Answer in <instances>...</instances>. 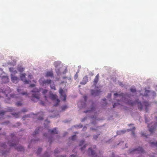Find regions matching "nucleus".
Segmentation results:
<instances>
[{
	"label": "nucleus",
	"mask_w": 157,
	"mask_h": 157,
	"mask_svg": "<svg viewBox=\"0 0 157 157\" xmlns=\"http://www.w3.org/2000/svg\"><path fill=\"white\" fill-rule=\"evenodd\" d=\"M114 96L115 97H119L120 98H121L122 101H124L128 105L131 106H133L137 104L138 105V106L139 109L141 110L143 109V105H142V103H141L140 102H139L138 100H136L134 101H132L131 100L128 101L126 100L124 98H125L126 99V97L129 98V97L128 96H126V95H123V94H119L117 93H115L114 94ZM127 99H128V98H127Z\"/></svg>",
	"instance_id": "1"
},
{
	"label": "nucleus",
	"mask_w": 157,
	"mask_h": 157,
	"mask_svg": "<svg viewBox=\"0 0 157 157\" xmlns=\"http://www.w3.org/2000/svg\"><path fill=\"white\" fill-rule=\"evenodd\" d=\"M41 88L38 89L36 88H34L32 90V92L34 93L32 94L31 100L34 102L38 101L40 99V91Z\"/></svg>",
	"instance_id": "2"
},
{
	"label": "nucleus",
	"mask_w": 157,
	"mask_h": 157,
	"mask_svg": "<svg viewBox=\"0 0 157 157\" xmlns=\"http://www.w3.org/2000/svg\"><path fill=\"white\" fill-rule=\"evenodd\" d=\"M9 70L10 71L12 72L13 73L11 74V79L12 81L14 83H17L19 80V78L17 77L13 76V74H15L17 73V71L16 70H14V69L13 67H10L9 68Z\"/></svg>",
	"instance_id": "3"
},
{
	"label": "nucleus",
	"mask_w": 157,
	"mask_h": 157,
	"mask_svg": "<svg viewBox=\"0 0 157 157\" xmlns=\"http://www.w3.org/2000/svg\"><path fill=\"white\" fill-rule=\"evenodd\" d=\"M57 96L56 94H53L51 92L49 93V98L53 101H55V104L54 105V106H57L60 102V100L57 98Z\"/></svg>",
	"instance_id": "4"
},
{
	"label": "nucleus",
	"mask_w": 157,
	"mask_h": 157,
	"mask_svg": "<svg viewBox=\"0 0 157 157\" xmlns=\"http://www.w3.org/2000/svg\"><path fill=\"white\" fill-rule=\"evenodd\" d=\"M59 93L60 94V97L62 100L65 101L66 99V95L65 93L63 90L61 88L59 90Z\"/></svg>",
	"instance_id": "5"
},
{
	"label": "nucleus",
	"mask_w": 157,
	"mask_h": 157,
	"mask_svg": "<svg viewBox=\"0 0 157 157\" xmlns=\"http://www.w3.org/2000/svg\"><path fill=\"white\" fill-rule=\"evenodd\" d=\"M26 74L25 73L21 74L20 75V78L21 80L24 82L25 84H29L30 82H31L30 81L27 80L26 79Z\"/></svg>",
	"instance_id": "6"
},
{
	"label": "nucleus",
	"mask_w": 157,
	"mask_h": 157,
	"mask_svg": "<svg viewBox=\"0 0 157 157\" xmlns=\"http://www.w3.org/2000/svg\"><path fill=\"white\" fill-rule=\"evenodd\" d=\"M144 150L142 148L139 147L138 148L133 150L132 151L130 152L131 153L135 152L136 153H141L144 152Z\"/></svg>",
	"instance_id": "7"
},
{
	"label": "nucleus",
	"mask_w": 157,
	"mask_h": 157,
	"mask_svg": "<svg viewBox=\"0 0 157 157\" xmlns=\"http://www.w3.org/2000/svg\"><path fill=\"white\" fill-rule=\"evenodd\" d=\"M101 92V91L98 90H91V94L94 96L98 95L100 94Z\"/></svg>",
	"instance_id": "8"
},
{
	"label": "nucleus",
	"mask_w": 157,
	"mask_h": 157,
	"mask_svg": "<svg viewBox=\"0 0 157 157\" xmlns=\"http://www.w3.org/2000/svg\"><path fill=\"white\" fill-rule=\"evenodd\" d=\"M99 74H98L95 76L93 81L94 85L95 86H96V85L98 82L99 79Z\"/></svg>",
	"instance_id": "9"
},
{
	"label": "nucleus",
	"mask_w": 157,
	"mask_h": 157,
	"mask_svg": "<svg viewBox=\"0 0 157 157\" xmlns=\"http://www.w3.org/2000/svg\"><path fill=\"white\" fill-rule=\"evenodd\" d=\"M17 91L19 94H21L22 95H28L27 92H23V89H21V88H18L17 89Z\"/></svg>",
	"instance_id": "10"
},
{
	"label": "nucleus",
	"mask_w": 157,
	"mask_h": 157,
	"mask_svg": "<svg viewBox=\"0 0 157 157\" xmlns=\"http://www.w3.org/2000/svg\"><path fill=\"white\" fill-rule=\"evenodd\" d=\"M48 132L52 134H57L58 132V131L57 130L56 128H54L52 130L49 129L48 130Z\"/></svg>",
	"instance_id": "11"
},
{
	"label": "nucleus",
	"mask_w": 157,
	"mask_h": 157,
	"mask_svg": "<svg viewBox=\"0 0 157 157\" xmlns=\"http://www.w3.org/2000/svg\"><path fill=\"white\" fill-rule=\"evenodd\" d=\"M88 81V77L87 76H86L83 78L82 81V82H81L80 84L82 85H85Z\"/></svg>",
	"instance_id": "12"
},
{
	"label": "nucleus",
	"mask_w": 157,
	"mask_h": 157,
	"mask_svg": "<svg viewBox=\"0 0 157 157\" xmlns=\"http://www.w3.org/2000/svg\"><path fill=\"white\" fill-rule=\"evenodd\" d=\"M53 74L52 71H48L46 74V77H53Z\"/></svg>",
	"instance_id": "13"
},
{
	"label": "nucleus",
	"mask_w": 157,
	"mask_h": 157,
	"mask_svg": "<svg viewBox=\"0 0 157 157\" xmlns=\"http://www.w3.org/2000/svg\"><path fill=\"white\" fill-rule=\"evenodd\" d=\"M52 82V80L50 79H47L44 80L43 82V84H51Z\"/></svg>",
	"instance_id": "14"
},
{
	"label": "nucleus",
	"mask_w": 157,
	"mask_h": 157,
	"mask_svg": "<svg viewBox=\"0 0 157 157\" xmlns=\"http://www.w3.org/2000/svg\"><path fill=\"white\" fill-rule=\"evenodd\" d=\"M143 105L146 107V111H147V107L148 106H149L150 105V104L147 102L144 101L143 103Z\"/></svg>",
	"instance_id": "15"
},
{
	"label": "nucleus",
	"mask_w": 157,
	"mask_h": 157,
	"mask_svg": "<svg viewBox=\"0 0 157 157\" xmlns=\"http://www.w3.org/2000/svg\"><path fill=\"white\" fill-rule=\"evenodd\" d=\"M18 151H22L24 150V148L21 146H19L16 148Z\"/></svg>",
	"instance_id": "16"
},
{
	"label": "nucleus",
	"mask_w": 157,
	"mask_h": 157,
	"mask_svg": "<svg viewBox=\"0 0 157 157\" xmlns=\"http://www.w3.org/2000/svg\"><path fill=\"white\" fill-rule=\"evenodd\" d=\"M17 70L21 72L24 71V68L22 67L21 66H20L17 68Z\"/></svg>",
	"instance_id": "17"
},
{
	"label": "nucleus",
	"mask_w": 157,
	"mask_h": 157,
	"mask_svg": "<svg viewBox=\"0 0 157 157\" xmlns=\"http://www.w3.org/2000/svg\"><path fill=\"white\" fill-rule=\"evenodd\" d=\"M18 143V142H16V143H15L14 144L13 143H12V144H10V141H9L8 144H9V145H10V146L13 147V146H15V145H16V144H17Z\"/></svg>",
	"instance_id": "18"
},
{
	"label": "nucleus",
	"mask_w": 157,
	"mask_h": 157,
	"mask_svg": "<svg viewBox=\"0 0 157 157\" xmlns=\"http://www.w3.org/2000/svg\"><path fill=\"white\" fill-rule=\"evenodd\" d=\"M88 151H90L91 154L92 155H94L95 154V152L93 150H92L91 148H89L88 149Z\"/></svg>",
	"instance_id": "19"
},
{
	"label": "nucleus",
	"mask_w": 157,
	"mask_h": 157,
	"mask_svg": "<svg viewBox=\"0 0 157 157\" xmlns=\"http://www.w3.org/2000/svg\"><path fill=\"white\" fill-rule=\"evenodd\" d=\"M40 114L41 115V116L40 117H39L38 118V120H42L43 119V114L42 112H40L39 113V114Z\"/></svg>",
	"instance_id": "20"
},
{
	"label": "nucleus",
	"mask_w": 157,
	"mask_h": 157,
	"mask_svg": "<svg viewBox=\"0 0 157 157\" xmlns=\"http://www.w3.org/2000/svg\"><path fill=\"white\" fill-rule=\"evenodd\" d=\"M155 127L154 126L153 127L150 128L149 129V131L151 133H152L155 130Z\"/></svg>",
	"instance_id": "21"
},
{
	"label": "nucleus",
	"mask_w": 157,
	"mask_h": 157,
	"mask_svg": "<svg viewBox=\"0 0 157 157\" xmlns=\"http://www.w3.org/2000/svg\"><path fill=\"white\" fill-rule=\"evenodd\" d=\"M151 146H155L157 147V142L155 143L154 142H151L150 143Z\"/></svg>",
	"instance_id": "22"
},
{
	"label": "nucleus",
	"mask_w": 157,
	"mask_h": 157,
	"mask_svg": "<svg viewBox=\"0 0 157 157\" xmlns=\"http://www.w3.org/2000/svg\"><path fill=\"white\" fill-rule=\"evenodd\" d=\"M50 86L52 89H53L55 90H56L55 85L54 84H50Z\"/></svg>",
	"instance_id": "23"
},
{
	"label": "nucleus",
	"mask_w": 157,
	"mask_h": 157,
	"mask_svg": "<svg viewBox=\"0 0 157 157\" xmlns=\"http://www.w3.org/2000/svg\"><path fill=\"white\" fill-rule=\"evenodd\" d=\"M76 139V135H73L71 137L69 138V139L72 140H74Z\"/></svg>",
	"instance_id": "24"
},
{
	"label": "nucleus",
	"mask_w": 157,
	"mask_h": 157,
	"mask_svg": "<svg viewBox=\"0 0 157 157\" xmlns=\"http://www.w3.org/2000/svg\"><path fill=\"white\" fill-rule=\"evenodd\" d=\"M22 103L21 101H18L16 103V105L17 106H21L22 105Z\"/></svg>",
	"instance_id": "25"
},
{
	"label": "nucleus",
	"mask_w": 157,
	"mask_h": 157,
	"mask_svg": "<svg viewBox=\"0 0 157 157\" xmlns=\"http://www.w3.org/2000/svg\"><path fill=\"white\" fill-rule=\"evenodd\" d=\"M39 129H38V130H36L34 132V133L33 134V136H34L36 134H38V130Z\"/></svg>",
	"instance_id": "26"
},
{
	"label": "nucleus",
	"mask_w": 157,
	"mask_h": 157,
	"mask_svg": "<svg viewBox=\"0 0 157 157\" xmlns=\"http://www.w3.org/2000/svg\"><path fill=\"white\" fill-rule=\"evenodd\" d=\"M42 148H39L38 149L37 151L36 152L37 154H40V152L42 151Z\"/></svg>",
	"instance_id": "27"
},
{
	"label": "nucleus",
	"mask_w": 157,
	"mask_h": 157,
	"mask_svg": "<svg viewBox=\"0 0 157 157\" xmlns=\"http://www.w3.org/2000/svg\"><path fill=\"white\" fill-rule=\"evenodd\" d=\"M67 108V106L66 105H65L63 106L62 107V109L63 110H64L66 109Z\"/></svg>",
	"instance_id": "28"
},
{
	"label": "nucleus",
	"mask_w": 157,
	"mask_h": 157,
	"mask_svg": "<svg viewBox=\"0 0 157 157\" xmlns=\"http://www.w3.org/2000/svg\"><path fill=\"white\" fill-rule=\"evenodd\" d=\"M94 109H95V108H91V110H89V111H84V113H87L88 112H92V111H93L94 110Z\"/></svg>",
	"instance_id": "29"
},
{
	"label": "nucleus",
	"mask_w": 157,
	"mask_h": 157,
	"mask_svg": "<svg viewBox=\"0 0 157 157\" xmlns=\"http://www.w3.org/2000/svg\"><path fill=\"white\" fill-rule=\"evenodd\" d=\"M2 92V94H5V95H6V96H7V95L6 94V92H5V91H3L2 89H0V93H1Z\"/></svg>",
	"instance_id": "30"
},
{
	"label": "nucleus",
	"mask_w": 157,
	"mask_h": 157,
	"mask_svg": "<svg viewBox=\"0 0 157 157\" xmlns=\"http://www.w3.org/2000/svg\"><path fill=\"white\" fill-rule=\"evenodd\" d=\"M48 91V90H44L43 91L42 93L44 94H46V93H47Z\"/></svg>",
	"instance_id": "31"
},
{
	"label": "nucleus",
	"mask_w": 157,
	"mask_h": 157,
	"mask_svg": "<svg viewBox=\"0 0 157 157\" xmlns=\"http://www.w3.org/2000/svg\"><path fill=\"white\" fill-rule=\"evenodd\" d=\"M28 78L30 79H32L33 78V76L31 74H29L28 76Z\"/></svg>",
	"instance_id": "32"
},
{
	"label": "nucleus",
	"mask_w": 157,
	"mask_h": 157,
	"mask_svg": "<svg viewBox=\"0 0 157 157\" xmlns=\"http://www.w3.org/2000/svg\"><path fill=\"white\" fill-rule=\"evenodd\" d=\"M6 112L4 111H0V115H3L5 114Z\"/></svg>",
	"instance_id": "33"
},
{
	"label": "nucleus",
	"mask_w": 157,
	"mask_h": 157,
	"mask_svg": "<svg viewBox=\"0 0 157 157\" xmlns=\"http://www.w3.org/2000/svg\"><path fill=\"white\" fill-rule=\"evenodd\" d=\"M119 104L118 103H114V104L113 105V108L115 107L116 106L118 105H119Z\"/></svg>",
	"instance_id": "34"
},
{
	"label": "nucleus",
	"mask_w": 157,
	"mask_h": 157,
	"mask_svg": "<svg viewBox=\"0 0 157 157\" xmlns=\"http://www.w3.org/2000/svg\"><path fill=\"white\" fill-rule=\"evenodd\" d=\"M131 91L132 92H134L136 91V90L135 89L131 88L130 89Z\"/></svg>",
	"instance_id": "35"
},
{
	"label": "nucleus",
	"mask_w": 157,
	"mask_h": 157,
	"mask_svg": "<svg viewBox=\"0 0 157 157\" xmlns=\"http://www.w3.org/2000/svg\"><path fill=\"white\" fill-rule=\"evenodd\" d=\"M84 140H82L80 142V143L79 144V146H81L84 143Z\"/></svg>",
	"instance_id": "36"
},
{
	"label": "nucleus",
	"mask_w": 157,
	"mask_h": 157,
	"mask_svg": "<svg viewBox=\"0 0 157 157\" xmlns=\"http://www.w3.org/2000/svg\"><path fill=\"white\" fill-rule=\"evenodd\" d=\"M86 147V145H84L83 147H82L81 148V151H82Z\"/></svg>",
	"instance_id": "37"
},
{
	"label": "nucleus",
	"mask_w": 157,
	"mask_h": 157,
	"mask_svg": "<svg viewBox=\"0 0 157 157\" xmlns=\"http://www.w3.org/2000/svg\"><path fill=\"white\" fill-rule=\"evenodd\" d=\"M10 96H11V97L12 98H13L14 97H15V95L14 94H10Z\"/></svg>",
	"instance_id": "38"
},
{
	"label": "nucleus",
	"mask_w": 157,
	"mask_h": 157,
	"mask_svg": "<svg viewBox=\"0 0 157 157\" xmlns=\"http://www.w3.org/2000/svg\"><path fill=\"white\" fill-rule=\"evenodd\" d=\"M27 109H23L22 110L21 112H27Z\"/></svg>",
	"instance_id": "39"
},
{
	"label": "nucleus",
	"mask_w": 157,
	"mask_h": 157,
	"mask_svg": "<svg viewBox=\"0 0 157 157\" xmlns=\"http://www.w3.org/2000/svg\"><path fill=\"white\" fill-rule=\"evenodd\" d=\"M14 117L16 118H18L19 117V115L18 114L15 113L14 114Z\"/></svg>",
	"instance_id": "40"
},
{
	"label": "nucleus",
	"mask_w": 157,
	"mask_h": 157,
	"mask_svg": "<svg viewBox=\"0 0 157 157\" xmlns=\"http://www.w3.org/2000/svg\"><path fill=\"white\" fill-rule=\"evenodd\" d=\"M40 104L43 105H44V102L42 101L40 102Z\"/></svg>",
	"instance_id": "41"
},
{
	"label": "nucleus",
	"mask_w": 157,
	"mask_h": 157,
	"mask_svg": "<svg viewBox=\"0 0 157 157\" xmlns=\"http://www.w3.org/2000/svg\"><path fill=\"white\" fill-rule=\"evenodd\" d=\"M0 146L1 147H5L6 146L5 144H2Z\"/></svg>",
	"instance_id": "42"
},
{
	"label": "nucleus",
	"mask_w": 157,
	"mask_h": 157,
	"mask_svg": "<svg viewBox=\"0 0 157 157\" xmlns=\"http://www.w3.org/2000/svg\"><path fill=\"white\" fill-rule=\"evenodd\" d=\"M125 132V131H124V130H121V131L120 132V133H122V134H123V133H124Z\"/></svg>",
	"instance_id": "43"
},
{
	"label": "nucleus",
	"mask_w": 157,
	"mask_h": 157,
	"mask_svg": "<svg viewBox=\"0 0 157 157\" xmlns=\"http://www.w3.org/2000/svg\"><path fill=\"white\" fill-rule=\"evenodd\" d=\"M4 78L6 80V82H8V78L7 77H5V78H3L2 79H3Z\"/></svg>",
	"instance_id": "44"
},
{
	"label": "nucleus",
	"mask_w": 157,
	"mask_h": 157,
	"mask_svg": "<svg viewBox=\"0 0 157 157\" xmlns=\"http://www.w3.org/2000/svg\"><path fill=\"white\" fill-rule=\"evenodd\" d=\"M30 86L31 87H34L35 86V85L34 84H31L30 85Z\"/></svg>",
	"instance_id": "45"
},
{
	"label": "nucleus",
	"mask_w": 157,
	"mask_h": 157,
	"mask_svg": "<svg viewBox=\"0 0 157 157\" xmlns=\"http://www.w3.org/2000/svg\"><path fill=\"white\" fill-rule=\"evenodd\" d=\"M13 109H8V110L7 111H9V112H11V111H13Z\"/></svg>",
	"instance_id": "46"
},
{
	"label": "nucleus",
	"mask_w": 157,
	"mask_h": 157,
	"mask_svg": "<svg viewBox=\"0 0 157 157\" xmlns=\"http://www.w3.org/2000/svg\"><path fill=\"white\" fill-rule=\"evenodd\" d=\"M155 118L156 119V121L157 122L155 123V126H157V117H155Z\"/></svg>",
	"instance_id": "47"
},
{
	"label": "nucleus",
	"mask_w": 157,
	"mask_h": 157,
	"mask_svg": "<svg viewBox=\"0 0 157 157\" xmlns=\"http://www.w3.org/2000/svg\"><path fill=\"white\" fill-rule=\"evenodd\" d=\"M84 100H85V101H86V96H84Z\"/></svg>",
	"instance_id": "48"
},
{
	"label": "nucleus",
	"mask_w": 157,
	"mask_h": 157,
	"mask_svg": "<svg viewBox=\"0 0 157 157\" xmlns=\"http://www.w3.org/2000/svg\"><path fill=\"white\" fill-rule=\"evenodd\" d=\"M94 139H96L97 138H98V137L97 136H94Z\"/></svg>",
	"instance_id": "49"
},
{
	"label": "nucleus",
	"mask_w": 157,
	"mask_h": 157,
	"mask_svg": "<svg viewBox=\"0 0 157 157\" xmlns=\"http://www.w3.org/2000/svg\"><path fill=\"white\" fill-rule=\"evenodd\" d=\"M111 94H109L108 95V96L109 97H111Z\"/></svg>",
	"instance_id": "50"
},
{
	"label": "nucleus",
	"mask_w": 157,
	"mask_h": 157,
	"mask_svg": "<svg viewBox=\"0 0 157 157\" xmlns=\"http://www.w3.org/2000/svg\"><path fill=\"white\" fill-rule=\"evenodd\" d=\"M75 77H76V78L78 77V75L77 74V73H76V74L75 75Z\"/></svg>",
	"instance_id": "51"
},
{
	"label": "nucleus",
	"mask_w": 157,
	"mask_h": 157,
	"mask_svg": "<svg viewBox=\"0 0 157 157\" xmlns=\"http://www.w3.org/2000/svg\"><path fill=\"white\" fill-rule=\"evenodd\" d=\"M71 157H75V155H71Z\"/></svg>",
	"instance_id": "52"
},
{
	"label": "nucleus",
	"mask_w": 157,
	"mask_h": 157,
	"mask_svg": "<svg viewBox=\"0 0 157 157\" xmlns=\"http://www.w3.org/2000/svg\"><path fill=\"white\" fill-rule=\"evenodd\" d=\"M44 97H45V100H47V96H45Z\"/></svg>",
	"instance_id": "53"
},
{
	"label": "nucleus",
	"mask_w": 157,
	"mask_h": 157,
	"mask_svg": "<svg viewBox=\"0 0 157 157\" xmlns=\"http://www.w3.org/2000/svg\"><path fill=\"white\" fill-rule=\"evenodd\" d=\"M141 134L142 136H145V135H144V134L143 133H142Z\"/></svg>",
	"instance_id": "54"
},
{
	"label": "nucleus",
	"mask_w": 157,
	"mask_h": 157,
	"mask_svg": "<svg viewBox=\"0 0 157 157\" xmlns=\"http://www.w3.org/2000/svg\"><path fill=\"white\" fill-rule=\"evenodd\" d=\"M28 117V115H25V117Z\"/></svg>",
	"instance_id": "55"
},
{
	"label": "nucleus",
	"mask_w": 157,
	"mask_h": 157,
	"mask_svg": "<svg viewBox=\"0 0 157 157\" xmlns=\"http://www.w3.org/2000/svg\"><path fill=\"white\" fill-rule=\"evenodd\" d=\"M132 134H133V136H134L135 135V133L134 132H132Z\"/></svg>",
	"instance_id": "56"
},
{
	"label": "nucleus",
	"mask_w": 157,
	"mask_h": 157,
	"mask_svg": "<svg viewBox=\"0 0 157 157\" xmlns=\"http://www.w3.org/2000/svg\"><path fill=\"white\" fill-rule=\"evenodd\" d=\"M85 119V118H84V119H83L82 120V121H84V120Z\"/></svg>",
	"instance_id": "57"
},
{
	"label": "nucleus",
	"mask_w": 157,
	"mask_h": 157,
	"mask_svg": "<svg viewBox=\"0 0 157 157\" xmlns=\"http://www.w3.org/2000/svg\"><path fill=\"white\" fill-rule=\"evenodd\" d=\"M45 155V156H46V157H48V155H46V153H45V155Z\"/></svg>",
	"instance_id": "58"
},
{
	"label": "nucleus",
	"mask_w": 157,
	"mask_h": 157,
	"mask_svg": "<svg viewBox=\"0 0 157 157\" xmlns=\"http://www.w3.org/2000/svg\"><path fill=\"white\" fill-rule=\"evenodd\" d=\"M105 100H106V99H105V98H104V99H103V100L104 101H105Z\"/></svg>",
	"instance_id": "59"
},
{
	"label": "nucleus",
	"mask_w": 157,
	"mask_h": 157,
	"mask_svg": "<svg viewBox=\"0 0 157 157\" xmlns=\"http://www.w3.org/2000/svg\"><path fill=\"white\" fill-rule=\"evenodd\" d=\"M18 123V126L20 125V124L19 123Z\"/></svg>",
	"instance_id": "60"
},
{
	"label": "nucleus",
	"mask_w": 157,
	"mask_h": 157,
	"mask_svg": "<svg viewBox=\"0 0 157 157\" xmlns=\"http://www.w3.org/2000/svg\"><path fill=\"white\" fill-rule=\"evenodd\" d=\"M55 153H58V151H55Z\"/></svg>",
	"instance_id": "61"
},
{
	"label": "nucleus",
	"mask_w": 157,
	"mask_h": 157,
	"mask_svg": "<svg viewBox=\"0 0 157 157\" xmlns=\"http://www.w3.org/2000/svg\"><path fill=\"white\" fill-rule=\"evenodd\" d=\"M150 125H148V127H150Z\"/></svg>",
	"instance_id": "62"
},
{
	"label": "nucleus",
	"mask_w": 157,
	"mask_h": 157,
	"mask_svg": "<svg viewBox=\"0 0 157 157\" xmlns=\"http://www.w3.org/2000/svg\"><path fill=\"white\" fill-rule=\"evenodd\" d=\"M47 135H45V134H44V136H46Z\"/></svg>",
	"instance_id": "63"
},
{
	"label": "nucleus",
	"mask_w": 157,
	"mask_h": 157,
	"mask_svg": "<svg viewBox=\"0 0 157 157\" xmlns=\"http://www.w3.org/2000/svg\"><path fill=\"white\" fill-rule=\"evenodd\" d=\"M145 121L146 122H147V120L146 119H145Z\"/></svg>",
	"instance_id": "64"
}]
</instances>
